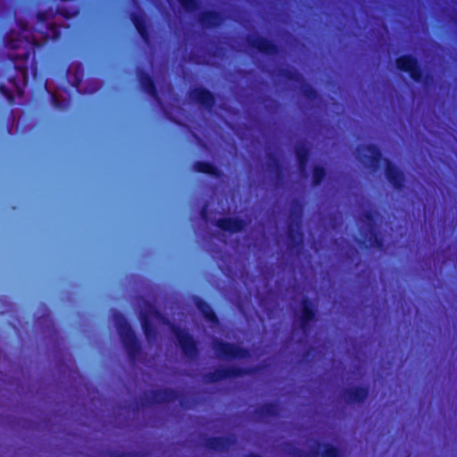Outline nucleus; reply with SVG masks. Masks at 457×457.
<instances>
[{
	"mask_svg": "<svg viewBox=\"0 0 457 457\" xmlns=\"http://www.w3.org/2000/svg\"><path fill=\"white\" fill-rule=\"evenodd\" d=\"M268 168L270 170H281L282 166H281L280 161L276 154H270L269 155Z\"/></svg>",
	"mask_w": 457,
	"mask_h": 457,
	"instance_id": "nucleus-34",
	"label": "nucleus"
},
{
	"mask_svg": "<svg viewBox=\"0 0 457 457\" xmlns=\"http://www.w3.org/2000/svg\"><path fill=\"white\" fill-rule=\"evenodd\" d=\"M216 227L230 234L242 232L245 229L247 223L244 219L239 217H222L215 221Z\"/></svg>",
	"mask_w": 457,
	"mask_h": 457,
	"instance_id": "nucleus-11",
	"label": "nucleus"
},
{
	"mask_svg": "<svg viewBox=\"0 0 457 457\" xmlns=\"http://www.w3.org/2000/svg\"><path fill=\"white\" fill-rule=\"evenodd\" d=\"M56 13L60 14L61 16H62L65 19H71V18H73L78 15L79 9L76 6L70 8V7L62 5V6H57Z\"/></svg>",
	"mask_w": 457,
	"mask_h": 457,
	"instance_id": "nucleus-30",
	"label": "nucleus"
},
{
	"mask_svg": "<svg viewBox=\"0 0 457 457\" xmlns=\"http://www.w3.org/2000/svg\"><path fill=\"white\" fill-rule=\"evenodd\" d=\"M198 21L203 28L214 29L223 21L222 14L214 10L203 11L198 16Z\"/></svg>",
	"mask_w": 457,
	"mask_h": 457,
	"instance_id": "nucleus-15",
	"label": "nucleus"
},
{
	"mask_svg": "<svg viewBox=\"0 0 457 457\" xmlns=\"http://www.w3.org/2000/svg\"><path fill=\"white\" fill-rule=\"evenodd\" d=\"M279 76L292 82H300L303 80V76L297 71L293 69L280 70Z\"/></svg>",
	"mask_w": 457,
	"mask_h": 457,
	"instance_id": "nucleus-28",
	"label": "nucleus"
},
{
	"mask_svg": "<svg viewBox=\"0 0 457 457\" xmlns=\"http://www.w3.org/2000/svg\"><path fill=\"white\" fill-rule=\"evenodd\" d=\"M194 303L202 316L212 325L218 326L220 319L211 305L204 299L195 296Z\"/></svg>",
	"mask_w": 457,
	"mask_h": 457,
	"instance_id": "nucleus-18",
	"label": "nucleus"
},
{
	"mask_svg": "<svg viewBox=\"0 0 457 457\" xmlns=\"http://www.w3.org/2000/svg\"><path fill=\"white\" fill-rule=\"evenodd\" d=\"M136 453L133 452H113L112 453V457H135Z\"/></svg>",
	"mask_w": 457,
	"mask_h": 457,
	"instance_id": "nucleus-37",
	"label": "nucleus"
},
{
	"mask_svg": "<svg viewBox=\"0 0 457 457\" xmlns=\"http://www.w3.org/2000/svg\"><path fill=\"white\" fill-rule=\"evenodd\" d=\"M257 371L258 368H245L235 365L219 367L215 369L213 371H210L204 374V379L208 383H216L228 378L253 375Z\"/></svg>",
	"mask_w": 457,
	"mask_h": 457,
	"instance_id": "nucleus-6",
	"label": "nucleus"
},
{
	"mask_svg": "<svg viewBox=\"0 0 457 457\" xmlns=\"http://www.w3.org/2000/svg\"><path fill=\"white\" fill-rule=\"evenodd\" d=\"M141 327L147 341L150 342L156 338V328L146 313L141 315Z\"/></svg>",
	"mask_w": 457,
	"mask_h": 457,
	"instance_id": "nucleus-24",
	"label": "nucleus"
},
{
	"mask_svg": "<svg viewBox=\"0 0 457 457\" xmlns=\"http://www.w3.org/2000/svg\"><path fill=\"white\" fill-rule=\"evenodd\" d=\"M180 6L187 12H193L199 8V1L198 0H177Z\"/></svg>",
	"mask_w": 457,
	"mask_h": 457,
	"instance_id": "nucleus-31",
	"label": "nucleus"
},
{
	"mask_svg": "<svg viewBox=\"0 0 457 457\" xmlns=\"http://www.w3.org/2000/svg\"><path fill=\"white\" fill-rule=\"evenodd\" d=\"M62 37V27L55 24V23H49L47 24L46 30L44 31V38L46 42L52 40V41H58Z\"/></svg>",
	"mask_w": 457,
	"mask_h": 457,
	"instance_id": "nucleus-25",
	"label": "nucleus"
},
{
	"mask_svg": "<svg viewBox=\"0 0 457 457\" xmlns=\"http://www.w3.org/2000/svg\"><path fill=\"white\" fill-rule=\"evenodd\" d=\"M0 94L4 96L10 104H13L15 102L14 92L7 88L4 84H0Z\"/></svg>",
	"mask_w": 457,
	"mask_h": 457,
	"instance_id": "nucleus-33",
	"label": "nucleus"
},
{
	"mask_svg": "<svg viewBox=\"0 0 457 457\" xmlns=\"http://www.w3.org/2000/svg\"><path fill=\"white\" fill-rule=\"evenodd\" d=\"M287 237L288 239V248L290 250L298 249L303 244V233L293 223L287 226Z\"/></svg>",
	"mask_w": 457,
	"mask_h": 457,
	"instance_id": "nucleus-23",
	"label": "nucleus"
},
{
	"mask_svg": "<svg viewBox=\"0 0 457 457\" xmlns=\"http://www.w3.org/2000/svg\"><path fill=\"white\" fill-rule=\"evenodd\" d=\"M137 75L140 83L141 89L149 96L160 102L159 92L153 77L141 68H137Z\"/></svg>",
	"mask_w": 457,
	"mask_h": 457,
	"instance_id": "nucleus-13",
	"label": "nucleus"
},
{
	"mask_svg": "<svg viewBox=\"0 0 457 457\" xmlns=\"http://www.w3.org/2000/svg\"><path fill=\"white\" fill-rule=\"evenodd\" d=\"M316 446L310 450L311 457H343L341 450L331 444L316 441Z\"/></svg>",
	"mask_w": 457,
	"mask_h": 457,
	"instance_id": "nucleus-16",
	"label": "nucleus"
},
{
	"mask_svg": "<svg viewBox=\"0 0 457 457\" xmlns=\"http://www.w3.org/2000/svg\"><path fill=\"white\" fill-rule=\"evenodd\" d=\"M20 31L13 29L7 31L3 36V42L6 48L11 50H21V53L9 54V59L13 64L17 74L8 78V82L13 87L17 96H21L24 87L29 79V71L34 77L37 76L39 62L45 58L46 42H39L36 38H29L31 33L28 22L22 20L15 21Z\"/></svg>",
	"mask_w": 457,
	"mask_h": 457,
	"instance_id": "nucleus-1",
	"label": "nucleus"
},
{
	"mask_svg": "<svg viewBox=\"0 0 457 457\" xmlns=\"http://www.w3.org/2000/svg\"><path fill=\"white\" fill-rule=\"evenodd\" d=\"M295 154L299 171L303 174L307 170L311 149L306 144L302 143L295 146Z\"/></svg>",
	"mask_w": 457,
	"mask_h": 457,
	"instance_id": "nucleus-20",
	"label": "nucleus"
},
{
	"mask_svg": "<svg viewBox=\"0 0 457 457\" xmlns=\"http://www.w3.org/2000/svg\"><path fill=\"white\" fill-rule=\"evenodd\" d=\"M254 412L261 420H265L267 418H278L279 416V406L276 403H265L256 408Z\"/></svg>",
	"mask_w": 457,
	"mask_h": 457,
	"instance_id": "nucleus-22",
	"label": "nucleus"
},
{
	"mask_svg": "<svg viewBox=\"0 0 457 457\" xmlns=\"http://www.w3.org/2000/svg\"><path fill=\"white\" fill-rule=\"evenodd\" d=\"M130 20L142 40L145 43H149L151 37L145 15L142 12H133L130 14Z\"/></svg>",
	"mask_w": 457,
	"mask_h": 457,
	"instance_id": "nucleus-14",
	"label": "nucleus"
},
{
	"mask_svg": "<svg viewBox=\"0 0 457 457\" xmlns=\"http://www.w3.org/2000/svg\"><path fill=\"white\" fill-rule=\"evenodd\" d=\"M170 330L183 355L187 360H196L199 356V348L197 341L194 337L188 331L177 325H172Z\"/></svg>",
	"mask_w": 457,
	"mask_h": 457,
	"instance_id": "nucleus-5",
	"label": "nucleus"
},
{
	"mask_svg": "<svg viewBox=\"0 0 457 457\" xmlns=\"http://www.w3.org/2000/svg\"><path fill=\"white\" fill-rule=\"evenodd\" d=\"M192 169L195 172L210 175L216 179L222 176V172L213 163L207 161L195 162L192 165Z\"/></svg>",
	"mask_w": 457,
	"mask_h": 457,
	"instance_id": "nucleus-21",
	"label": "nucleus"
},
{
	"mask_svg": "<svg viewBox=\"0 0 457 457\" xmlns=\"http://www.w3.org/2000/svg\"><path fill=\"white\" fill-rule=\"evenodd\" d=\"M179 392L171 388H160L152 391L150 403L161 404L175 402L179 398Z\"/></svg>",
	"mask_w": 457,
	"mask_h": 457,
	"instance_id": "nucleus-17",
	"label": "nucleus"
},
{
	"mask_svg": "<svg viewBox=\"0 0 457 457\" xmlns=\"http://www.w3.org/2000/svg\"><path fill=\"white\" fill-rule=\"evenodd\" d=\"M327 177V170L322 165H314L312 169V185L320 186Z\"/></svg>",
	"mask_w": 457,
	"mask_h": 457,
	"instance_id": "nucleus-26",
	"label": "nucleus"
},
{
	"mask_svg": "<svg viewBox=\"0 0 457 457\" xmlns=\"http://www.w3.org/2000/svg\"><path fill=\"white\" fill-rule=\"evenodd\" d=\"M370 245L378 250H383L385 247V243L383 237L375 229L371 228L370 231V237L367 238Z\"/></svg>",
	"mask_w": 457,
	"mask_h": 457,
	"instance_id": "nucleus-27",
	"label": "nucleus"
},
{
	"mask_svg": "<svg viewBox=\"0 0 457 457\" xmlns=\"http://www.w3.org/2000/svg\"><path fill=\"white\" fill-rule=\"evenodd\" d=\"M234 444V439L229 436H209L204 441V446L215 452H224Z\"/></svg>",
	"mask_w": 457,
	"mask_h": 457,
	"instance_id": "nucleus-19",
	"label": "nucleus"
},
{
	"mask_svg": "<svg viewBox=\"0 0 457 457\" xmlns=\"http://www.w3.org/2000/svg\"><path fill=\"white\" fill-rule=\"evenodd\" d=\"M365 220H367L370 225H375L376 223V212L373 210H368L362 214Z\"/></svg>",
	"mask_w": 457,
	"mask_h": 457,
	"instance_id": "nucleus-35",
	"label": "nucleus"
},
{
	"mask_svg": "<svg viewBox=\"0 0 457 457\" xmlns=\"http://www.w3.org/2000/svg\"><path fill=\"white\" fill-rule=\"evenodd\" d=\"M112 319L117 328L120 341L131 361H135L141 353L142 346L136 333L132 329L123 313L114 311Z\"/></svg>",
	"mask_w": 457,
	"mask_h": 457,
	"instance_id": "nucleus-3",
	"label": "nucleus"
},
{
	"mask_svg": "<svg viewBox=\"0 0 457 457\" xmlns=\"http://www.w3.org/2000/svg\"><path fill=\"white\" fill-rule=\"evenodd\" d=\"M247 45L250 48L267 56H276L280 53L278 44L262 36L247 37Z\"/></svg>",
	"mask_w": 457,
	"mask_h": 457,
	"instance_id": "nucleus-9",
	"label": "nucleus"
},
{
	"mask_svg": "<svg viewBox=\"0 0 457 457\" xmlns=\"http://www.w3.org/2000/svg\"><path fill=\"white\" fill-rule=\"evenodd\" d=\"M298 323L303 333L310 332L312 323L317 320V307L314 301L308 296H303L300 302Z\"/></svg>",
	"mask_w": 457,
	"mask_h": 457,
	"instance_id": "nucleus-8",
	"label": "nucleus"
},
{
	"mask_svg": "<svg viewBox=\"0 0 457 457\" xmlns=\"http://www.w3.org/2000/svg\"><path fill=\"white\" fill-rule=\"evenodd\" d=\"M370 395L368 386H355L343 391V397L349 404H361Z\"/></svg>",
	"mask_w": 457,
	"mask_h": 457,
	"instance_id": "nucleus-12",
	"label": "nucleus"
},
{
	"mask_svg": "<svg viewBox=\"0 0 457 457\" xmlns=\"http://www.w3.org/2000/svg\"><path fill=\"white\" fill-rule=\"evenodd\" d=\"M292 455H294L295 457H306L307 456V454L303 451L297 449V448H294Z\"/></svg>",
	"mask_w": 457,
	"mask_h": 457,
	"instance_id": "nucleus-39",
	"label": "nucleus"
},
{
	"mask_svg": "<svg viewBox=\"0 0 457 457\" xmlns=\"http://www.w3.org/2000/svg\"><path fill=\"white\" fill-rule=\"evenodd\" d=\"M189 98L208 112H211L216 104L215 95L204 87H195L191 89Z\"/></svg>",
	"mask_w": 457,
	"mask_h": 457,
	"instance_id": "nucleus-10",
	"label": "nucleus"
},
{
	"mask_svg": "<svg viewBox=\"0 0 457 457\" xmlns=\"http://www.w3.org/2000/svg\"><path fill=\"white\" fill-rule=\"evenodd\" d=\"M51 101L53 105L60 110H62L66 105L65 102L60 100L59 97L54 93L51 94Z\"/></svg>",
	"mask_w": 457,
	"mask_h": 457,
	"instance_id": "nucleus-36",
	"label": "nucleus"
},
{
	"mask_svg": "<svg viewBox=\"0 0 457 457\" xmlns=\"http://www.w3.org/2000/svg\"><path fill=\"white\" fill-rule=\"evenodd\" d=\"M54 13L52 8L45 11H38L37 12V20L39 23H46L54 17Z\"/></svg>",
	"mask_w": 457,
	"mask_h": 457,
	"instance_id": "nucleus-32",
	"label": "nucleus"
},
{
	"mask_svg": "<svg viewBox=\"0 0 457 457\" xmlns=\"http://www.w3.org/2000/svg\"><path fill=\"white\" fill-rule=\"evenodd\" d=\"M212 347L217 356L225 360H245L251 356L248 348L220 339H215Z\"/></svg>",
	"mask_w": 457,
	"mask_h": 457,
	"instance_id": "nucleus-7",
	"label": "nucleus"
},
{
	"mask_svg": "<svg viewBox=\"0 0 457 457\" xmlns=\"http://www.w3.org/2000/svg\"><path fill=\"white\" fill-rule=\"evenodd\" d=\"M200 216L204 220H208V207L207 204H204L200 211Z\"/></svg>",
	"mask_w": 457,
	"mask_h": 457,
	"instance_id": "nucleus-38",
	"label": "nucleus"
},
{
	"mask_svg": "<svg viewBox=\"0 0 457 457\" xmlns=\"http://www.w3.org/2000/svg\"><path fill=\"white\" fill-rule=\"evenodd\" d=\"M359 160L371 170H378L380 168V162L385 163V176L392 187L397 191H402L405 187V174L391 160L383 158L380 147L375 144L361 145L357 147Z\"/></svg>",
	"mask_w": 457,
	"mask_h": 457,
	"instance_id": "nucleus-2",
	"label": "nucleus"
},
{
	"mask_svg": "<svg viewBox=\"0 0 457 457\" xmlns=\"http://www.w3.org/2000/svg\"><path fill=\"white\" fill-rule=\"evenodd\" d=\"M303 96L309 101H315L319 98L318 91L310 84L303 83L301 87Z\"/></svg>",
	"mask_w": 457,
	"mask_h": 457,
	"instance_id": "nucleus-29",
	"label": "nucleus"
},
{
	"mask_svg": "<svg viewBox=\"0 0 457 457\" xmlns=\"http://www.w3.org/2000/svg\"><path fill=\"white\" fill-rule=\"evenodd\" d=\"M395 64L399 71L407 73L416 83L427 81L429 78L428 74L425 75L420 60L411 54L398 56L395 61Z\"/></svg>",
	"mask_w": 457,
	"mask_h": 457,
	"instance_id": "nucleus-4",
	"label": "nucleus"
}]
</instances>
